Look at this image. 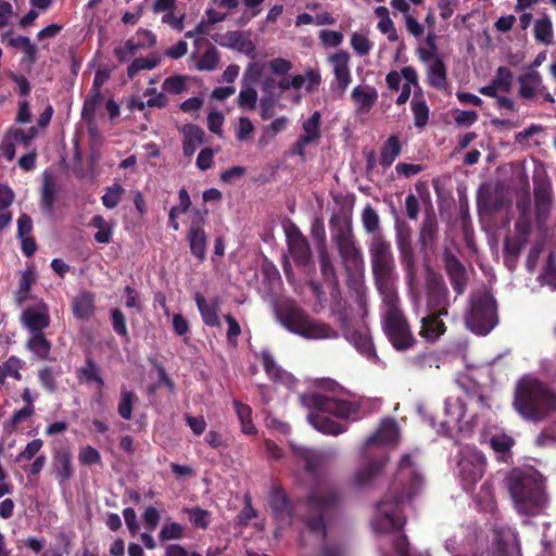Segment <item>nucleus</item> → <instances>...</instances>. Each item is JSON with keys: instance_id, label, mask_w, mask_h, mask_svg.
Wrapping results in <instances>:
<instances>
[{"instance_id": "b1692460", "label": "nucleus", "mask_w": 556, "mask_h": 556, "mask_svg": "<svg viewBox=\"0 0 556 556\" xmlns=\"http://www.w3.org/2000/svg\"><path fill=\"white\" fill-rule=\"evenodd\" d=\"M136 35L144 36V37H147V40L135 41L131 38V39H128L123 46L116 47L114 50V54L118 59L119 62H126L128 59H130L132 55H135L139 49L146 48V47H152L156 42L155 35L152 34L150 30L139 29Z\"/></svg>"}, {"instance_id": "052dcab7", "label": "nucleus", "mask_w": 556, "mask_h": 556, "mask_svg": "<svg viewBox=\"0 0 556 556\" xmlns=\"http://www.w3.org/2000/svg\"><path fill=\"white\" fill-rule=\"evenodd\" d=\"M346 551L345 547L330 539H325L320 545L319 554L318 556H345Z\"/></svg>"}, {"instance_id": "aec40b11", "label": "nucleus", "mask_w": 556, "mask_h": 556, "mask_svg": "<svg viewBox=\"0 0 556 556\" xmlns=\"http://www.w3.org/2000/svg\"><path fill=\"white\" fill-rule=\"evenodd\" d=\"M321 114L316 111L311 117L303 122V134L298 138L292 148V153L304 156L305 148L316 143L320 138Z\"/></svg>"}, {"instance_id": "2eb2a0df", "label": "nucleus", "mask_w": 556, "mask_h": 556, "mask_svg": "<svg viewBox=\"0 0 556 556\" xmlns=\"http://www.w3.org/2000/svg\"><path fill=\"white\" fill-rule=\"evenodd\" d=\"M427 304L425 312H437L440 315H447L450 306L448 289L443 278L432 271L426 277Z\"/></svg>"}, {"instance_id": "ddd939ff", "label": "nucleus", "mask_w": 556, "mask_h": 556, "mask_svg": "<svg viewBox=\"0 0 556 556\" xmlns=\"http://www.w3.org/2000/svg\"><path fill=\"white\" fill-rule=\"evenodd\" d=\"M396 245L400 251L401 262L406 274V281L408 286L409 299L416 305L417 313L419 312V298L415 293L416 285V262L412 248V235L407 227L396 228Z\"/></svg>"}, {"instance_id": "864d4df0", "label": "nucleus", "mask_w": 556, "mask_h": 556, "mask_svg": "<svg viewBox=\"0 0 556 556\" xmlns=\"http://www.w3.org/2000/svg\"><path fill=\"white\" fill-rule=\"evenodd\" d=\"M159 62L160 59L157 56L135 59L127 68V75L129 78H134L140 71L153 70L157 66Z\"/></svg>"}, {"instance_id": "2f4dec72", "label": "nucleus", "mask_w": 556, "mask_h": 556, "mask_svg": "<svg viewBox=\"0 0 556 556\" xmlns=\"http://www.w3.org/2000/svg\"><path fill=\"white\" fill-rule=\"evenodd\" d=\"M534 202L536 218L542 224L549 214L552 206V189L547 185L539 186L534 189Z\"/></svg>"}, {"instance_id": "0e129e2a", "label": "nucleus", "mask_w": 556, "mask_h": 556, "mask_svg": "<svg viewBox=\"0 0 556 556\" xmlns=\"http://www.w3.org/2000/svg\"><path fill=\"white\" fill-rule=\"evenodd\" d=\"M42 446L43 442L41 439H34L27 443L23 451L20 452V454L16 456V460L21 463L33 459L42 448Z\"/></svg>"}, {"instance_id": "a18cd8bd", "label": "nucleus", "mask_w": 556, "mask_h": 556, "mask_svg": "<svg viewBox=\"0 0 556 556\" xmlns=\"http://www.w3.org/2000/svg\"><path fill=\"white\" fill-rule=\"evenodd\" d=\"M412 112L414 115V125L422 129L429 119V108L426 104L425 100L421 98H414L412 103Z\"/></svg>"}, {"instance_id": "3c124183", "label": "nucleus", "mask_w": 556, "mask_h": 556, "mask_svg": "<svg viewBox=\"0 0 556 556\" xmlns=\"http://www.w3.org/2000/svg\"><path fill=\"white\" fill-rule=\"evenodd\" d=\"M351 47L358 56L367 55L374 48V43L362 33H353L351 36Z\"/></svg>"}, {"instance_id": "f3484780", "label": "nucleus", "mask_w": 556, "mask_h": 556, "mask_svg": "<svg viewBox=\"0 0 556 556\" xmlns=\"http://www.w3.org/2000/svg\"><path fill=\"white\" fill-rule=\"evenodd\" d=\"M334 241L345 266L357 268L363 265L362 250L356 245L352 230L349 226L339 227L334 235Z\"/></svg>"}, {"instance_id": "6ab92c4d", "label": "nucleus", "mask_w": 556, "mask_h": 556, "mask_svg": "<svg viewBox=\"0 0 556 556\" xmlns=\"http://www.w3.org/2000/svg\"><path fill=\"white\" fill-rule=\"evenodd\" d=\"M268 503L276 520L281 527L291 526L293 523L295 510L282 489L274 488L269 493Z\"/></svg>"}, {"instance_id": "72a5a7b5", "label": "nucleus", "mask_w": 556, "mask_h": 556, "mask_svg": "<svg viewBox=\"0 0 556 556\" xmlns=\"http://www.w3.org/2000/svg\"><path fill=\"white\" fill-rule=\"evenodd\" d=\"M320 84V75L315 71H307L303 75H294L291 77L290 85L291 89L299 91V93L294 97V101L299 103L301 101L302 94L300 90L304 88L306 91H312L315 87Z\"/></svg>"}, {"instance_id": "ea45409f", "label": "nucleus", "mask_w": 556, "mask_h": 556, "mask_svg": "<svg viewBox=\"0 0 556 556\" xmlns=\"http://www.w3.org/2000/svg\"><path fill=\"white\" fill-rule=\"evenodd\" d=\"M27 348L39 358H48L51 344L42 332H33L27 341Z\"/></svg>"}, {"instance_id": "4468645a", "label": "nucleus", "mask_w": 556, "mask_h": 556, "mask_svg": "<svg viewBox=\"0 0 556 556\" xmlns=\"http://www.w3.org/2000/svg\"><path fill=\"white\" fill-rule=\"evenodd\" d=\"M458 476L465 483L464 488L478 482L485 470V457L484 455L472 446H464L458 453Z\"/></svg>"}, {"instance_id": "a19ab883", "label": "nucleus", "mask_w": 556, "mask_h": 556, "mask_svg": "<svg viewBox=\"0 0 556 556\" xmlns=\"http://www.w3.org/2000/svg\"><path fill=\"white\" fill-rule=\"evenodd\" d=\"M401 153V144L397 136H391L388 138V140L384 142L381 155H380V163L384 167H389L392 165V163L395 161V159Z\"/></svg>"}, {"instance_id": "c03bdc74", "label": "nucleus", "mask_w": 556, "mask_h": 556, "mask_svg": "<svg viewBox=\"0 0 556 556\" xmlns=\"http://www.w3.org/2000/svg\"><path fill=\"white\" fill-rule=\"evenodd\" d=\"M34 413L35 407H22L21 409L14 412L11 418L4 420L3 430L7 433H13L17 429L18 425L29 419Z\"/></svg>"}, {"instance_id": "58836bf2", "label": "nucleus", "mask_w": 556, "mask_h": 556, "mask_svg": "<svg viewBox=\"0 0 556 556\" xmlns=\"http://www.w3.org/2000/svg\"><path fill=\"white\" fill-rule=\"evenodd\" d=\"M534 38L536 41L549 46L553 43L554 39V30L551 18L547 15H544L542 18H539L534 23Z\"/></svg>"}, {"instance_id": "de8ad7c7", "label": "nucleus", "mask_w": 556, "mask_h": 556, "mask_svg": "<svg viewBox=\"0 0 556 556\" xmlns=\"http://www.w3.org/2000/svg\"><path fill=\"white\" fill-rule=\"evenodd\" d=\"M137 395L128 391L126 388H122L121 390V399L117 407L118 415L125 419L129 420L132 415V406L137 402Z\"/></svg>"}, {"instance_id": "4c0bfd02", "label": "nucleus", "mask_w": 556, "mask_h": 556, "mask_svg": "<svg viewBox=\"0 0 556 556\" xmlns=\"http://www.w3.org/2000/svg\"><path fill=\"white\" fill-rule=\"evenodd\" d=\"M94 298L91 293L81 292L73 301V312L77 318L87 319L93 313Z\"/></svg>"}, {"instance_id": "39448f33", "label": "nucleus", "mask_w": 556, "mask_h": 556, "mask_svg": "<svg viewBox=\"0 0 556 556\" xmlns=\"http://www.w3.org/2000/svg\"><path fill=\"white\" fill-rule=\"evenodd\" d=\"M300 401L305 407L314 410L307 416L308 422L325 434L338 435L345 431L344 426L331 420L327 414L348 419L356 417L358 410V406L353 402L316 392L302 394Z\"/></svg>"}, {"instance_id": "37998d69", "label": "nucleus", "mask_w": 556, "mask_h": 556, "mask_svg": "<svg viewBox=\"0 0 556 556\" xmlns=\"http://www.w3.org/2000/svg\"><path fill=\"white\" fill-rule=\"evenodd\" d=\"M258 101V93L254 87L248 84H243L238 98L237 104L242 110L253 111L256 109Z\"/></svg>"}, {"instance_id": "1a4fd4ad", "label": "nucleus", "mask_w": 556, "mask_h": 556, "mask_svg": "<svg viewBox=\"0 0 556 556\" xmlns=\"http://www.w3.org/2000/svg\"><path fill=\"white\" fill-rule=\"evenodd\" d=\"M383 304V330L391 344L399 351L412 348L416 340L410 331L409 325L399 305L396 293L382 295Z\"/></svg>"}, {"instance_id": "0eeeda50", "label": "nucleus", "mask_w": 556, "mask_h": 556, "mask_svg": "<svg viewBox=\"0 0 556 556\" xmlns=\"http://www.w3.org/2000/svg\"><path fill=\"white\" fill-rule=\"evenodd\" d=\"M399 440V428L394 420L386 419L381 422L377 432L370 435L362 446V455L365 463L357 468L353 476V482L356 486L367 485L371 479L383 468L387 458L381 460L371 459L380 448L393 445Z\"/></svg>"}, {"instance_id": "7c9ffc66", "label": "nucleus", "mask_w": 556, "mask_h": 556, "mask_svg": "<svg viewBox=\"0 0 556 556\" xmlns=\"http://www.w3.org/2000/svg\"><path fill=\"white\" fill-rule=\"evenodd\" d=\"M182 149L186 156H191L204 141V131L197 125L188 124L182 127Z\"/></svg>"}, {"instance_id": "20e7f679", "label": "nucleus", "mask_w": 556, "mask_h": 556, "mask_svg": "<svg viewBox=\"0 0 556 556\" xmlns=\"http://www.w3.org/2000/svg\"><path fill=\"white\" fill-rule=\"evenodd\" d=\"M513 406L525 420L540 422L556 410V391L534 375H525L516 383Z\"/></svg>"}, {"instance_id": "79ce46f5", "label": "nucleus", "mask_w": 556, "mask_h": 556, "mask_svg": "<svg viewBox=\"0 0 556 556\" xmlns=\"http://www.w3.org/2000/svg\"><path fill=\"white\" fill-rule=\"evenodd\" d=\"M233 407L241 424V431L245 434L256 433V428L252 422V409L249 405L239 401H233Z\"/></svg>"}, {"instance_id": "e433bc0d", "label": "nucleus", "mask_w": 556, "mask_h": 556, "mask_svg": "<svg viewBox=\"0 0 556 556\" xmlns=\"http://www.w3.org/2000/svg\"><path fill=\"white\" fill-rule=\"evenodd\" d=\"M375 14L379 18L377 28L380 33L387 35L389 41H396L399 39L396 28L393 21L390 17V13L387 7H377Z\"/></svg>"}, {"instance_id": "bb28decb", "label": "nucleus", "mask_w": 556, "mask_h": 556, "mask_svg": "<svg viewBox=\"0 0 556 556\" xmlns=\"http://www.w3.org/2000/svg\"><path fill=\"white\" fill-rule=\"evenodd\" d=\"M518 94L525 100H534L545 89L542 76L536 71H530L518 77Z\"/></svg>"}, {"instance_id": "423d86ee", "label": "nucleus", "mask_w": 556, "mask_h": 556, "mask_svg": "<svg viewBox=\"0 0 556 556\" xmlns=\"http://www.w3.org/2000/svg\"><path fill=\"white\" fill-rule=\"evenodd\" d=\"M507 488L519 514L535 516L546 506V494L542 476L536 471H513Z\"/></svg>"}, {"instance_id": "13d9d810", "label": "nucleus", "mask_w": 556, "mask_h": 556, "mask_svg": "<svg viewBox=\"0 0 556 556\" xmlns=\"http://www.w3.org/2000/svg\"><path fill=\"white\" fill-rule=\"evenodd\" d=\"M218 61L219 58L216 48L211 47L199 59L197 63V68L199 71H213L217 67Z\"/></svg>"}, {"instance_id": "f704fd0d", "label": "nucleus", "mask_w": 556, "mask_h": 556, "mask_svg": "<svg viewBox=\"0 0 556 556\" xmlns=\"http://www.w3.org/2000/svg\"><path fill=\"white\" fill-rule=\"evenodd\" d=\"M72 457L67 452H59L53 462V473L61 485L65 484L73 476Z\"/></svg>"}, {"instance_id": "6e6d98bb", "label": "nucleus", "mask_w": 556, "mask_h": 556, "mask_svg": "<svg viewBox=\"0 0 556 556\" xmlns=\"http://www.w3.org/2000/svg\"><path fill=\"white\" fill-rule=\"evenodd\" d=\"M124 188L119 184H113L106 188L105 193L102 197V203L108 208H114L121 202Z\"/></svg>"}, {"instance_id": "5701e85b", "label": "nucleus", "mask_w": 556, "mask_h": 556, "mask_svg": "<svg viewBox=\"0 0 556 556\" xmlns=\"http://www.w3.org/2000/svg\"><path fill=\"white\" fill-rule=\"evenodd\" d=\"M24 326L30 332H42L50 324L49 309L47 304L39 302L35 306L26 308L22 314Z\"/></svg>"}, {"instance_id": "69168bd1", "label": "nucleus", "mask_w": 556, "mask_h": 556, "mask_svg": "<svg viewBox=\"0 0 556 556\" xmlns=\"http://www.w3.org/2000/svg\"><path fill=\"white\" fill-rule=\"evenodd\" d=\"M264 66L265 64L261 62L250 63L243 74V84L251 85L257 83L263 75Z\"/></svg>"}, {"instance_id": "5fc2aeb1", "label": "nucleus", "mask_w": 556, "mask_h": 556, "mask_svg": "<svg viewBox=\"0 0 556 556\" xmlns=\"http://www.w3.org/2000/svg\"><path fill=\"white\" fill-rule=\"evenodd\" d=\"M280 94H263L260 100V115L263 119H270L275 115V108Z\"/></svg>"}, {"instance_id": "c9c22d12", "label": "nucleus", "mask_w": 556, "mask_h": 556, "mask_svg": "<svg viewBox=\"0 0 556 556\" xmlns=\"http://www.w3.org/2000/svg\"><path fill=\"white\" fill-rule=\"evenodd\" d=\"M428 81L434 88H443L446 83V68L443 61L434 58L429 61L427 71Z\"/></svg>"}, {"instance_id": "603ef678", "label": "nucleus", "mask_w": 556, "mask_h": 556, "mask_svg": "<svg viewBox=\"0 0 556 556\" xmlns=\"http://www.w3.org/2000/svg\"><path fill=\"white\" fill-rule=\"evenodd\" d=\"M492 448L501 455L503 460L507 459L508 453L514 445V439L506 434L493 435L490 440Z\"/></svg>"}, {"instance_id": "c756f323", "label": "nucleus", "mask_w": 556, "mask_h": 556, "mask_svg": "<svg viewBox=\"0 0 556 556\" xmlns=\"http://www.w3.org/2000/svg\"><path fill=\"white\" fill-rule=\"evenodd\" d=\"M260 357L265 371L271 380L279 381L288 387L293 384L294 378L277 365L273 355L268 351H262Z\"/></svg>"}, {"instance_id": "dca6fc26", "label": "nucleus", "mask_w": 556, "mask_h": 556, "mask_svg": "<svg viewBox=\"0 0 556 556\" xmlns=\"http://www.w3.org/2000/svg\"><path fill=\"white\" fill-rule=\"evenodd\" d=\"M520 213L519 219L516 222L515 229L517 231L516 238H507L505 241L504 251L507 255L517 257L527 240L528 235L531 230L530 220V206L529 199L519 201L517 204Z\"/></svg>"}, {"instance_id": "bf43d9fd", "label": "nucleus", "mask_w": 556, "mask_h": 556, "mask_svg": "<svg viewBox=\"0 0 556 556\" xmlns=\"http://www.w3.org/2000/svg\"><path fill=\"white\" fill-rule=\"evenodd\" d=\"M254 125L249 117L241 116L236 125V138L239 141H248L252 138Z\"/></svg>"}, {"instance_id": "a878e982", "label": "nucleus", "mask_w": 556, "mask_h": 556, "mask_svg": "<svg viewBox=\"0 0 556 556\" xmlns=\"http://www.w3.org/2000/svg\"><path fill=\"white\" fill-rule=\"evenodd\" d=\"M351 98L359 114H367L378 100V91L370 85H358L353 88Z\"/></svg>"}, {"instance_id": "c85d7f7f", "label": "nucleus", "mask_w": 556, "mask_h": 556, "mask_svg": "<svg viewBox=\"0 0 556 556\" xmlns=\"http://www.w3.org/2000/svg\"><path fill=\"white\" fill-rule=\"evenodd\" d=\"M198 309L200 311L203 323L210 327H220V320L218 317L219 303L217 300L207 302L205 298L197 293L194 296Z\"/></svg>"}, {"instance_id": "473e14b6", "label": "nucleus", "mask_w": 556, "mask_h": 556, "mask_svg": "<svg viewBox=\"0 0 556 556\" xmlns=\"http://www.w3.org/2000/svg\"><path fill=\"white\" fill-rule=\"evenodd\" d=\"M446 271L451 285L457 295L464 293L466 288V275L464 266L453 256L446 257Z\"/></svg>"}, {"instance_id": "6e6552de", "label": "nucleus", "mask_w": 556, "mask_h": 556, "mask_svg": "<svg viewBox=\"0 0 556 556\" xmlns=\"http://www.w3.org/2000/svg\"><path fill=\"white\" fill-rule=\"evenodd\" d=\"M368 254L375 286L380 294L396 293L397 274L391 243L382 233H375L368 241Z\"/></svg>"}, {"instance_id": "7ed1b4c3", "label": "nucleus", "mask_w": 556, "mask_h": 556, "mask_svg": "<svg viewBox=\"0 0 556 556\" xmlns=\"http://www.w3.org/2000/svg\"><path fill=\"white\" fill-rule=\"evenodd\" d=\"M463 389L462 395L448 396L444 404L445 419L440 422L438 433L451 435L462 434L467 437L471 433L478 422V415L489 408L485 397L480 393L478 387L466 388L458 382Z\"/></svg>"}, {"instance_id": "680f3d73", "label": "nucleus", "mask_w": 556, "mask_h": 556, "mask_svg": "<svg viewBox=\"0 0 556 556\" xmlns=\"http://www.w3.org/2000/svg\"><path fill=\"white\" fill-rule=\"evenodd\" d=\"M540 278L543 283L556 289V261L553 253L549 254L544 271L540 275Z\"/></svg>"}, {"instance_id": "a211bd4d", "label": "nucleus", "mask_w": 556, "mask_h": 556, "mask_svg": "<svg viewBox=\"0 0 556 556\" xmlns=\"http://www.w3.org/2000/svg\"><path fill=\"white\" fill-rule=\"evenodd\" d=\"M415 293L419 298V312L416 311V305L412 301L414 306V312L416 315L420 316V331L419 334L425 338L429 342L437 341L442 334L446 331V326L442 321V317L444 315H440V313L437 312H425L424 307L421 306V295L417 288L415 287Z\"/></svg>"}, {"instance_id": "f03ea898", "label": "nucleus", "mask_w": 556, "mask_h": 556, "mask_svg": "<svg viewBox=\"0 0 556 556\" xmlns=\"http://www.w3.org/2000/svg\"><path fill=\"white\" fill-rule=\"evenodd\" d=\"M422 485L424 478L416 462V453L404 454L391 489L376 507L371 518L372 531L379 535L400 531L406 522L404 505L418 494Z\"/></svg>"}, {"instance_id": "f8f14e48", "label": "nucleus", "mask_w": 556, "mask_h": 556, "mask_svg": "<svg viewBox=\"0 0 556 556\" xmlns=\"http://www.w3.org/2000/svg\"><path fill=\"white\" fill-rule=\"evenodd\" d=\"M492 544H489V538L480 535L477 539L476 545L467 542L464 546V555L455 553V540H447L445 548L452 556H506L509 546L517 542L516 533L509 528L494 529L491 538Z\"/></svg>"}, {"instance_id": "09e8293b", "label": "nucleus", "mask_w": 556, "mask_h": 556, "mask_svg": "<svg viewBox=\"0 0 556 556\" xmlns=\"http://www.w3.org/2000/svg\"><path fill=\"white\" fill-rule=\"evenodd\" d=\"M90 225L98 229L94 240L98 243H109L112 239V225L109 224L103 216L96 215L92 217Z\"/></svg>"}, {"instance_id": "49530a36", "label": "nucleus", "mask_w": 556, "mask_h": 556, "mask_svg": "<svg viewBox=\"0 0 556 556\" xmlns=\"http://www.w3.org/2000/svg\"><path fill=\"white\" fill-rule=\"evenodd\" d=\"M362 224L366 232L374 236L375 233H381L380 217L377 211L371 205H366L362 212Z\"/></svg>"}, {"instance_id": "e2e57ef3", "label": "nucleus", "mask_w": 556, "mask_h": 556, "mask_svg": "<svg viewBox=\"0 0 556 556\" xmlns=\"http://www.w3.org/2000/svg\"><path fill=\"white\" fill-rule=\"evenodd\" d=\"M184 535V528L178 522H169L163 526L160 532L161 541L178 540Z\"/></svg>"}, {"instance_id": "393cba45", "label": "nucleus", "mask_w": 556, "mask_h": 556, "mask_svg": "<svg viewBox=\"0 0 556 556\" xmlns=\"http://www.w3.org/2000/svg\"><path fill=\"white\" fill-rule=\"evenodd\" d=\"M513 72L505 66H500L492 81L481 87L479 92L486 97H496L498 92H509L513 87Z\"/></svg>"}, {"instance_id": "8fccbe9b", "label": "nucleus", "mask_w": 556, "mask_h": 556, "mask_svg": "<svg viewBox=\"0 0 556 556\" xmlns=\"http://www.w3.org/2000/svg\"><path fill=\"white\" fill-rule=\"evenodd\" d=\"M354 346L367 358H376L371 339L366 333L355 332L351 336Z\"/></svg>"}, {"instance_id": "4d7b16f0", "label": "nucleus", "mask_w": 556, "mask_h": 556, "mask_svg": "<svg viewBox=\"0 0 556 556\" xmlns=\"http://www.w3.org/2000/svg\"><path fill=\"white\" fill-rule=\"evenodd\" d=\"M186 513L191 523L198 528L206 529L211 523V514L206 509L195 507L187 509Z\"/></svg>"}, {"instance_id": "774afa93", "label": "nucleus", "mask_w": 556, "mask_h": 556, "mask_svg": "<svg viewBox=\"0 0 556 556\" xmlns=\"http://www.w3.org/2000/svg\"><path fill=\"white\" fill-rule=\"evenodd\" d=\"M186 80L185 76H172L164 80L163 90L168 93H180L186 89Z\"/></svg>"}, {"instance_id": "338daca9", "label": "nucleus", "mask_w": 556, "mask_h": 556, "mask_svg": "<svg viewBox=\"0 0 556 556\" xmlns=\"http://www.w3.org/2000/svg\"><path fill=\"white\" fill-rule=\"evenodd\" d=\"M79 378L85 379L88 382H97L99 387L103 386V379L99 376L97 365L88 361L86 366L79 370Z\"/></svg>"}, {"instance_id": "cd10ccee", "label": "nucleus", "mask_w": 556, "mask_h": 556, "mask_svg": "<svg viewBox=\"0 0 556 556\" xmlns=\"http://www.w3.org/2000/svg\"><path fill=\"white\" fill-rule=\"evenodd\" d=\"M187 240L190 251L198 260L203 261L206 254L207 236L200 222H192L188 230Z\"/></svg>"}, {"instance_id": "412c9836", "label": "nucleus", "mask_w": 556, "mask_h": 556, "mask_svg": "<svg viewBox=\"0 0 556 556\" xmlns=\"http://www.w3.org/2000/svg\"><path fill=\"white\" fill-rule=\"evenodd\" d=\"M285 232L290 254L296 263L305 265L311 258V249L306 238L294 224L285 227Z\"/></svg>"}, {"instance_id": "9d476101", "label": "nucleus", "mask_w": 556, "mask_h": 556, "mask_svg": "<svg viewBox=\"0 0 556 556\" xmlns=\"http://www.w3.org/2000/svg\"><path fill=\"white\" fill-rule=\"evenodd\" d=\"M278 319L282 327L305 339L320 340L338 337V332L329 325L309 318L294 305H287L278 311Z\"/></svg>"}, {"instance_id": "4be33fe9", "label": "nucleus", "mask_w": 556, "mask_h": 556, "mask_svg": "<svg viewBox=\"0 0 556 556\" xmlns=\"http://www.w3.org/2000/svg\"><path fill=\"white\" fill-rule=\"evenodd\" d=\"M328 62L331 65L337 87L341 93L345 92L352 81V75L350 70V54L340 50L328 58Z\"/></svg>"}, {"instance_id": "f257e3e1", "label": "nucleus", "mask_w": 556, "mask_h": 556, "mask_svg": "<svg viewBox=\"0 0 556 556\" xmlns=\"http://www.w3.org/2000/svg\"><path fill=\"white\" fill-rule=\"evenodd\" d=\"M294 455L304 463L306 473L311 478V491L307 495V515L303 522L307 531L323 536L326 532L324 514L339 501L336 488L323 476L325 467L337 457L336 448L313 451L301 445H291Z\"/></svg>"}, {"instance_id": "9b49d317", "label": "nucleus", "mask_w": 556, "mask_h": 556, "mask_svg": "<svg viewBox=\"0 0 556 556\" xmlns=\"http://www.w3.org/2000/svg\"><path fill=\"white\" fill-rule=\"evenodd\" d=\"M465 323L470 331L479 336L490 333L497 325V306L489 290L481 289L472 293Z\"/></svg>"}]
</instances>
